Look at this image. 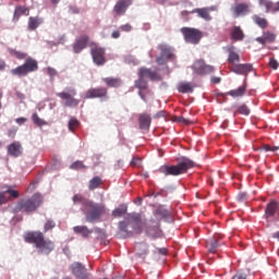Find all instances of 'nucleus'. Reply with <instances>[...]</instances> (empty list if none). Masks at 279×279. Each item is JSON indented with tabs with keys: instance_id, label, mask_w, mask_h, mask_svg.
Returning a JSON list of instances; mask_svg holds the SVG:
<instances>
[{
	"instance_id": "obj_3",
	"label": "nucleus",
	"mask_w": 279,
	"mask_h": 279,
	"mask_svg": "<svg viewBox=\"0 0 279 279\" xmlns=\"http://www.w3.org/2000/svg\"><path fill=\"white\" fill-rule=\"evenodd\" d=\"M81 210L83 215H85V221H87V223H95L100 221L101 217L106 215V205L87 201L84 206L81 207Z\"/></svg>"
},
{
	"instance_id": "obj_48",
	"label": "nucleus",
	"mask_w": 279,
	"mask_h": 279,
	"mask_svg": "<svg viewBox=\"0 0 279 279\" xmlns=\"http://www.w3.org/2000/svg\"><path fill=\"white\" fill-rule=\"evenodd\" d=\"M279 147L278 146H270V145H267V144H264L262 147H260V150L262 151H278Z\"/></svg>"
},
{
	"instance_id": "obj_9",
	"label": "nucleus",
	"mask_w": 279,
	"mask_h": 279,
	"mask_svg": "<svg viewBox=\"0 0 279 279\" xmlns=\"http://www.w3.org/2000/svg\"><path fill=\"white\" fill-rule=\"evenodd\" d=\"M158 49L160 51V56L157 57L156 62L159 64V66H163V64H167L169 60H175V54L173 53V48L167 46V45H159Z\"/></svg>"
},
{
	"instance_id": "obj_31",
	"label": "nucleus",
	"mask_w": 279,
	"mask_h": 279,
	"mask_svg": "<svg viewBox=\"0 0 279 279\" xmlns=\"http://www.w3.org/2000/svg\"><path fill=\"white\" fill-rule=\"evenodd\" d=\"M206 245H207V250L210 254H216L217 250H219V246L221 244L219 243V240L217 238H213L207 241Z\"/></svg>"
},
{
	"instance_id": "obj_50",
	"label": "nucleus",
	"mask_w": 279,
	"mask_h": 279,
	"mask_svg": "<svg viewBox=\"0 0 279 279\" xmlns=\"http://www.w3.org/2000/svg\"><path fill=\"white\" fill-rule=\"evenodd\" d=\"M71 169L78 171V169H86V166L82 161H75L74 163H72Z\"/></svg>"
},
{
	"instance_id": "obj_64",
	"label": "nucleus",
	"mask_w": 279,
	"mask_h": 279,
	"mask_svg": "<svg viewBox=\"0 0 279 279\" xmlns=\"http://www.w3.org/2000/svg\"><path fill=\"white\" fill-rule=\"evenodd\" d=\"M211 82H213L214 84H219V83L221 82V78H219V77H214V78L211 80Z\"/></svg>"
},
{
	"instance_id": "obj_56",
	"label": "nucleus",
	"mask_w": 279,
	"mask_h": 279,
	"mask_svg": "<svg viewBox=\"0 0 279 279\" xmlns=\"http://www.w3.org/2000/svg\"><path fill=\"white\" fill-rule=\"evenodd\" d=\"M165 114H167V112L165 110L158 111L155 116L154 119H160L162 117H165Z\"/></svg>"
},
{
	"instance_id": "obj_35",
	"label": "nucleus",
	"mask_w": 279,
	"mask_h": 279,
	"mask_svg": "<svg viewBox=\"0 0 279 279\" xmlns=\"http://www.w3.org/2000/svg\"><path fill=\"white\" fill-rule=\"evenodd\" d=\"M278 210V203L276 202H270L265 210V216L267 219H269V217H274V215H276V211Z\"/></svg>"
},
{
	"instance_id": "obj_4",
	"label": "nucleus",
	"mask_w": 279,
	"mask_h": 279,
	"mask_svg": "<svg viewBox=\"0 0 279 279\" xmlns=\"http://www.w3.org/2000/svg\"><path fill=\"white\" fill-rule=\"evenodd\" d=\"M195 167V162L191 160L187 157H182L181 161H179L177 165H166L162 166L159 171L160 173H163L165 175H184V173L189 172V169H193Z\"/></svg>"
},
{
	"instance_id": "obj_15",
	"label": "nucleus",
	"mask_w": 279,
	"mask_h": 279,
	"mask_svg": "<svg viewBox=\"0 0 279 279\" xmlns=\"http://www.w3.org/2000/svg\"><path fill=\"white\" fill-rule=\"evenodd\" d=\"M229 69L236 75H247V73H252L254 71V65L251 63H236L235 65H229Z\"/></svg>"
},
{
	"instance_id": "obj_25",
	"label": "nucleus",
	"mask_w": 279,
	"mask_h": 279,
	"mask_svg": "<svg viewBox=\"0 0 279 279\" xmlns=\"http://www.w3.org/2000/svg\"><path fill=\"white\" fill-rule=\"evenodd\" d=\"M256 41L259 43V45H267V43H276V34L267 31L263 33L262 37H257Z\"/></svg>"
},
{
	"instance_id": "obj_29",
	"label": "nucleus",
	"mask_w": 279,
	"mask_h": 279,
	"mask_svg": "<svg viewBox=\"0 0 279 279\" xmlns=\"http://www.w3.org/2000/svg\"><path fill=\"white\" fill-rule=\"evenodd\" d=\"M252 21H253V23H255V25L259 26L260 29H267L269 27V21H267V19H265L258 14H254L252 16Z\"/></svg>"
},
{
	"instance_id": "obj_37",
	"label": "nucleus",
	"mask_w": 279,
	"mask_h": 279,
	"mask_svg": "<svg viewBox=\"0 0 279 279\" xmlns=\"http://www.w3.org/2000/svg\"><path fill=\"white\" fill-rule=\"evenodd\" d=\"M135 250L138 256H147V254H149V246L145 243L137 244Z\"/></svg>"
},
{
	"instance_id": "obj_8",
	"label": "nucleus",
	"mask_w": 279,
	"mask_h": 279,
	"mask_svg": "<svg viewBox=\"0 0 279 279\" xmlns=\"http://www.w3.org/2000/svg\"><path fill=\"white\" fill-rule=\"evenodd\" d=\"M75 95H77V90L75 88H70L69 92H61L57 94V97H60V99H63L64 106L66 108H75L80 106V99L75 98Z\"/></svg>"
},
{
	"instance_id": "obj_54",
	"label": "nucleus",
	"mask_w": 279,
	"mask_h": 279,
	"mask_svg": "<svg viewBox=\"0 0 279 279\" xmlns=\"http://www.w3.org/2000/svg\"><path fill=\"white\" fill-rule=\"evenodd\" d=\"M15 123H17V125H25V123H27V118H17L15 119Z\"/></svg>"
},
{
	"instance_id": "obj_5",
	"label": "nucleus",
	"mask_w": 279,
	"mask_h": 279,
	"mask_svg": "<svg viewBox=\"0 0 279 279\" xmlns=\"http://www.w3.org/2000/svg\"><path fill=\"white\" fill-rule=\"evenodd\" d=\"M34 71H38V61L27 58L24 64L11 70L12 75H27V73H34Z\"/></svg>"
},
{
	"instance_id": "obj_30",
	"label": "nucleus",
	"mask_w": 279,
	"mask_h": 279,
	"mask_svg": "<svg viewBox=\"0 0 279 279\" xmlns=\"http://www.w3.org/2000/svg\"><path fill=\"white\" fill-rule=\"evenodd\" d=\"M228 53L229 56L227 60L229 62V66H234L236 63L241 62V56H239L236 51L229 49Z\"/></svg>"
},
{
	"instance_id": "obj_17",
	"label": "nucleus",
	"mask_w": 279,
	"mask_h": 279,
	"mask_svg": "<svg viewBox=\"0 0 279 279\" xmlns=\"http://www.w3.org/2000/svg\"><path fill=\"white\" fill-rule=\"evenodd\" d=\"M210 12H217V7L194 9L192 11V14H197L199 19H204V21H213V16H210Z\"/></svg>"
},
{
	"instance_id": "obj_28",
	"label": "nucleus",
	"mask_w": 279,
	"mask_h": 279,
	"mask_svg": "<svg viewBox=\"0 0 279 279\" xmlns=\"http://www.w3.org/2000/svg\"><path fill=\"white\" fill-rule=\"evenodd\" d=\"M73 232L74 234H80L83 239H88L93 234V230L86 226H75L73 227Z\"/></svg>"
},
{
	"instance_id": "obj_12",
	"label": "nucleus",
	"mask_w": 279,
	"mask_h": 279,
	"mask_svg": "<svg viewBox=\"0 0 279 279\" xmlns=\"http://www.w3.org/2000/svg\"><path fill=\"white\" fill-rule=\"evenodd\" d=\"M107 98H108L107 87L89 88L84 96V99H107Z\"/></svg>"
},
{
	"instance_id": "obj_44",
	"label": "nucleus",
	"mask_w": 279,
	"mask_h": 279,
	"mask_svg": "<svg viewBox=\"0 0 279 279\" xmlns=\"http://www.w3.org/2000/svg\"><path fill=\"white\" fill-rule=\"evenodd\" d=\"M32 121L33 123H35V125H38V128H43V125L47 124V122L40 119V117H38V113L36 112L32 114Z\"/></svg>"
},
{
	"instance_id": "obj_39",
	"label": "nucleus",
	"mask_w": 279,
	"mask_h": 279,
	"mask_svg": "<svg viewBox=\"0 0 279 279\" xmlns=\"http://www.w3.org/2000/svg\"><path fill=\"white\" fill-rule=\"evenodd\" d=\"M178 90L179 93H183V94L193 93V85H191V83H181L178 86Z\"/></svg>"
},
{
	"instance_id": "obj_19",
	"label": "nucleus",
	"mask_w": 279,
	"mask_h": 279,
	"mask_svg": "<svg viewBox=\"0 0 279 279\" xmlns=\"http://www.w3.org/2000/svg\"><path fill=\"white\" fill-rule=\"evenodd\" d=\"M138 77H142L145 80V77H148L151 82H160V76L158 75V72L151 71V69L147 68H140L138 70Z\"/></svg>"
},
{
	"instance_id": "obj_1",
	"label": "nucleus",
	"mask_w": 279,
	"mask_h": 279,
	"mask_svg": "<svg viewBox=\"0 0 279 279\" xmlns=\"http://www.w3.org/2000/svg\"><path fill=\"white\" fill-rule=\"evenodd\" d=\"M24 241L35 245L38 254L49 256L56 250V244L51 240H46L45 234L40 231H31L24 235Z\"/></svg>"
},
{
	"instance_id": "obj_53",
	"label": "nucleus",
	"mask_w": 279,
	"mask_h": 279,
	"mask_svg": "<svg viewBox=\"0 0 279 279\" xmlns=\"http://www.w3.org/2000/svg\"><path fill=\"white\" fill-rule=\"evenodd\" d=\"M46 72L48 73V75L50 77H56V75H58V71L56 69L51 68V66H48L46 69Z\"/></svg>"
},
{
	"instance_id": "obj_62",
	"label": "nucleus",
	"mask_w": 279,
	"mask_h": 279,
	"mask_svg": "<svg viewBox=\"0 0 279 279\" xmlns=\"http://www.w3.org/2000/svg\"><path fill=\"white\" fill-rule=\"evenodd\" d=\"M138 96L141 97V99H143V101H147V98H145V94H143V89H140Z\"/></svg>"
},
{
	"instance_id": "obj_41",
	"label": "nucleus",
	"mask_w": 279,
	"mask_h": 279,
	"mask_svg": "<svg viewBox=\"0 0 279 279\" xmlns=\"http://www.w3.org/2000/svg\"><path fill=\"white\" fill-rule=\"evenodd\" d=\"M135 88H138V90H147L148 83L145 78L138 77L137 81H135Z\"/></svg>"
},
{
	"instance_id": "obj_20",
	"label": "nucleus",
	"mask_w": 279,
	"mask_h": 279,
	"mask_svg": "<svg viewBox=\"0 0 279 279\" xmlns=\"http://www.w3.org/2000/svg\"><path fill=\"white\" fill-rule=\"evenodd\" d=\"M193 69L195 73H198V75H206L207 73H213L215 71L213 65H206L204 61H196Z\"/></svg>"
},
{
	"instance_id": "obj_46",
	"label": "nucleus",
	"mask_w": 279,
	"mask_h": 279,
	"mask_svg": "<svg viewBox=\"0 0 279 279\" xmlns=\"http://www.w3.org/2000/svg\"><path fill=\"white\" fill-rule=\"evenodd\" d=\"M77 128H80V121L75 118H72L69 121V130L70 132H75V130H77Z\"/></svg>"
},
{
	"instance_id": "obj_63",
	"label": "nucleus",
	"mask_w": 279,
	"mask_h": 279,
	"mask_svg": "<svg viewBox=\"0 0 279 279\" xmlns=\"http://www.w3.org/2000/svg\"><path fill=\"white\" fill-rule=\"evenodd\" d=\"M159 254H161L162 256H167V248H158Z\"/></svg>"
},
{
	"instance_id": "obj_24",
	"label": "nucleus",
	"mask_w": 279,
	"mask_h": 279,
	"mask_svg": "<svg viewBox=\"0 0 279 279\" xmlns=\"http://www.w3.org/2000/svg\"><path fill=\"white\" fill-rule=\"evenodd\" d=\"M22 16H29V8L23 5L15 7L13 14V23H19V20Z\"/></svg>"
},
{
	"instance_id": "obj_45",
	"label": "nucleus",
	"mask_w": 279,
	"mask_h": 279,
	"mask_svg": "<svg viewBox=\"0 0 279 279\" xmlns=\"http://www.w3.org/2000/svg\"><path fill=\"white\" fill-rule=\"evenodd\" d=\"M72 202H73V204H82V206H84V204L86 202H90V201L84 198V196L82 194H76L73 196Z\"/></svg>"
},
{
	"instance_id": "obj_18",
	"label": "nucleus",
	"mask_w": 279,
	"mask_h": 279,
	"mask_svg": "<svg viewBox=\"0 0 279 279\" xmlns=\"http://www.w3.org/2000/svg\"><path fill=\"white\" fill-rule=\"evenodd\" d=\"M229 36L233 43H241L245 40V33L241 26H233L229 29Z\"/></svg>"
},
{
	"instance_id": "obj_61",
	"label": "nucleus",
	"mask_w": 279,
	"mask_h": 279,
	"mask_svg": "<svg viewBox=\"0 0 279 279\" xmlns=\"http://www.w3.org/2000/svg\"><path fill=\"white\" fill-rule=\"evenodd\" d=\"M112 38H120L121 37V33H119V31H114L112 34H111Z\"/></svg>"
},
{
	"instance_id": "obj_51",
	"label": "nucleus",
	"mask_w": 279,
	"mask_h": 279,
	"mask_svg": "<svg viewBox=\"0 0 279 279\" xmlns=\"http://www.w3.org/2000/svg\"><path fill=\"white\" fill-rule=\"evenodd\" d=\"M119 230H120V232H123L124 234H128V222L120 221L119 222Z\"/></svg>"
},
{
	"instance_id": "obj_52",
	"label": "nucleus",
	"mask_w": 279,
	"mask_h": 279,
	"mask_svg": "<svg viewBox=\"0 0 279 279\" xmlns=\"http://www.w3.org/2000/svg\"><path fill=\"white\" fill-rule=\"evenodd\" d=\"M268 65L270 66V69H274V71L278 70V60H276L275 58L270 59Z\"/></svg>"
},
{
	"instance_id": "obj_59",
	"label": "nucleus",
	"mask_w": 279,
	"mask_h": 279,
	"mask_svg": "<svg viewBox=\"0 0 279 279\" xmlns=\"http://www.w3.org/2000/svg\"><path fill=\"white\" fill-rule=\"evenodd\" d=\"M272 12H279V1L276 3L272 2Z\"/></svg>"
},
{
	"instance_id": "obj_43",
	"label": "nucleus",
	"mask_w": 279,
	"mask_h": 279,
	"mask_svg": "<svg viewBox=\"0 0 279 279\" xmlns=\"http://www.w3.org/2000/svg\"><path fill=\"white\" fill-rule=\"evenodd\" d=\"M243 114L244 117H248L250 114V107H247V105L243 104L240 105L236 110H235V114Z\"/></svg>"
},
{
	"instance_id": "obj_47",
	"label": "nucleus",
	"mask_w": 279,
	"mask_h": 279,
	"mask_svg": "<svg viewBox=\"0 0 279 279\" xmlns=\"http://www.w3.org/2000/svg\"><path fill=\"white\" fill-rule=\"evenodd\" d=\"M53 228H56V221L47 220L44 226V232H49V230H53Z\"/></svg>"
},
{
	"instance_id": "obj_22",
	"label": "nucleus",
	"mask_w": 279,
	"mask_h": 279,
	"mask_svg": "<svg viewBox=\"0 0 279 279\" xmlns=\"http://www.w3.org/2000/svg\"><path fill=\"white\" fill-rule=\"evenodd\" d=\"M130 5H132V0H119L113 7V12H116L118 16H123Z\"/></svg>"
},
{
	"instance_id": "obj_38",
	"label": "nucleus",
	"mask_w": 279,
	"mask_h": 279,
	"mask_svg": "<svg viewBox=\"0 0 279 279\" xmlns=\"http://www.w3.org/2000/svg\"><path fill=\"white\" fill-rule=\"evenodd\" d=\"M101 179L99 177H94L88 183V190L95 191V189H99L101 186Z\"/></svg>"
},
{
	"instance_id": "obj_14",
	"label": "nucleus",
	"mask_w": 279,
	"mask_h": 279,
	"mask_svg": "<svg viewBox=\"0 0 279 279\" xmlns=\"http://www.w3.org/2000/svg\"><path fill=\"white\" fill-rule=\"evenodd\" d=\"M73 276H75V278L78 279H88V270L86 269V267L80 263V262H74L71 267H70Z\"/></svg>"
},
{
	"instance_id": "obj_55",
	"label": "nucleus",
	"mask_w": 279,
	"mask_h": 279,
	"mask_svg": "<svg viewBox=\"0 0 279 279\" xmlns=\"http://www.w3.org/2000/svg\"><path fill=\"white\" fill-rule=\"evenodd\" d=\"M121 32H130L132 29V25L124 24L120 26Z\"/></svg>"
},
{
	"instance_id": "obj_16",
	"label": "nucleus",
	"mask_w": 279,
	"mask_h": 279,
	"mask_svg": "<svg viewBox=\"0 0 279 279\" xmlns=\"http://www.w3.org/2000/svg\"><path fill=\"white\" fill-rule=\"evenodd\" d=\"M88 35H82L78 37L72 46L74 53H82V51L88 47Z\"/></svg>"
},
{
	"instance_id": "obj_32",
	"label": "nucleus",
	"mask_w": 279,
	"mask_h": 279,
	"mask_svg": "<svg viewBox=\"0 0 279 279\" xmlns=\"http://www.w3.org/2000/svg\"><path fill=\"white\" fill-rule=\"evenodd\" d=\"M155 217H156V221H162V219H167V217H169V211L167 210V208H165V206H159L155 213H154Z\"/></svg>"
},
{
	"instance_id": "obj_49",
	"label": "nucleus",
	"mask_w": 279,
	"mask_h": 279,
	"mask_svg": "<svg viewBox=\"0 0 279 279\" xmlns=\"http://www.w3.org/2000/svg\"><path fill=\"white\" fill-rule=\"evenodd\" d=\"M232 279H247V272L243 271V270H239L234 274V276L232 277Z\"/></svg>"
},
{
	"instance_id": "obj_21",
	"label": "nucleus",
	"mask_w": 279,
	"mask_h": 279,
	"mask_svg": "<svg viewBox=\"0 0 279 279\" xmlns=\"http://www.w3.org/2000/svg\"><path fill=\"white\" fill-rule=\"evenodd\" d=\"M234 19H239V16H245L250 14V4L247 3H238L232 8Z\"/></svg>"
},
{
	"instance_id": "obj_42",
	"label": "nucleus",
	"mask_w": 279,
	"mask_h": 279,
	"mask_svg": "<svg viewBox=\"0 0 279 279\" xmlns=\"http://www.w3.org/2000/svg\"><path fill=\"white\" fill-rule=\"evenodd\" d=\"M8 51L10 56H14L17 60H25V58H27V53L25 52H21L12 48H9Z\"/></svg>"
},
{
	"instance_id": "obj_57",
	"label": "nucleus",
	"mask_w": 279,
	"mask_h": 279,
	"mask_svg": "<svg viewBox=\"0 0 279 279\" xmlns=\"http://www.w3.org/2000/svg\"><path fill=\"white\" fill-rule=\"evenodd\" d=\"M36 184H38V182H33V183H31V184L28 185V187H27V192H28V193L34 192V190L36 189Z\"/></svg>"
},
{
	"instance_id": "obj_10",
	"label": "nucleus",
	"mask_w": 279,
	"mask_h": 279,
	"mask_svg": "<svg viewBox=\"0 0 279 279\" xmlns=\"http://www.w3.org/2000/svg\"><path fill=\"white\" fill-rule=\"evenodd\" d=\"M90 54L93 58V62L97 66H104V64H106V49L97 45H92Z\"/></svg>"
},
{
	"instance_id": "obj_58",
	"label": "nucleus",
	"mask_w": 279,
	"mask_h": 279,
	"mask_svg": "<svg viewBox=\"0 0 279 279\" xmlns=\"http://www.w3.org/2000/svg\"><path fill=\"white\" fill-rule=\"evenodd\" d=\"M132 167H136V165H141V158H133L131 161Z\"/></svg>"
},
{
	"instance_id": "obj_6",
	"label": "nucleus",
	"mask_w": 279,
	"mask_h": 279,
	"mask_svg": "<svg viewBox=\"0 0 279 279\" xmlns=\"http://www.w3.org/2000/svg\"><path fill=\"white\" fill-rule=\"evenodd\" d=\"M180 32L183 34L185 43H190L191 45H198L204 36L202 31L192 27H182Z\"/></svg>"
},
{
	"instance_id": "obj_40",
	"label": "nucleus",
	"mask_w": 279,
	"mask_h": 279,
	"mask_svg": "<svg viewBox=\"0 0 279 279\" xmlns=\"http://www.w3.org/2000/svg\"><path fill=\"white\" fill-rule=\"evenodd\" d=\"M128 213V205H120L112 211L113 217H123Z\"/></svg>"
},
{
	"instance_id": "obj_34",
	"label": "nucleus",
	"mask_w": 279,
	"mask_h": 279,
	"mask_svg": "<svg viewBox=\"0 0 279 279\" xmlns=\"http://www.w3.org/2000/svg\"><path fill=\"white\" fill-rule=\"evenodd\" d=\"M246 90H247V86L242 85V86L238 87L236 89H232V90L228 92L227 95H230V97H233V98L243 97V95H245Z\"/></svg>"
},
{
	"instance_id": "obj_27",
	"label": "nucleus",
	"mask_w": 279,
	"mask_h": 279,
	"mask_svg": "<svg viewBox=\"0 0 279 279\" xmlns=\"http://www.w3.org/2000/svg\"><path fill=\"white\" fill-rule=\"evenodd\" d=\"M43 25V19L39 16H31L28 17L27 31L28 32H36L37 27Z\"/></svg>"
},
{
	"instance_id": "obj_13",
	"label": "nucleus",
	"mask_w": 279,
	"mask_h": 279,
	"mask_svg": "<svg viewBox=\"0 0 279 279\" xmlns=\"http://www.w3.org/2000/svg\"><path fill=\"white\" fill-rule=\"evenodd\" d=\"M125 219L130 226H133L134 231L137 233L143 232V218H141V214H129Z\"/></svg>"
},
{
	"instance_id": "obj_60",
	"label": "nucleus",
	"mask_w": 279,
	"mask_h": 279,
	"mask_svg": "<svg viewBox=\"0 0 279 279\" xmlns=\"http://www.w3.org/2000/svg\"><path fill=\"white\" fill-rule=\"evenodd\" d=\"M0 71H5V61L0 59Z\"/></svg>"
},
{
	"instance_id": "obj_2",
	"label": "nucleus",
	"mask_w": 279,
	"mask_h": 279,
	"mask_svg": "<svg viewBox=\"0 0 279 279\" xmlns=\"http://www.w3.org/2000/svg\"><path fill=\"white\" fill-rule=\"evenodd\" d=\"M43 202H45V199L43 198V195L40 193H35L32 196L23 197L16 203L14 207V213L34 215V213H36V210H38V208L43 206Z\"/></svg>"
},
{
	"instance_id": "obj_26",
	"label": "nucleus",
	"mask_w": 279,
	"mask_h": 279,
	"mask_svg": "<svg viewBox=\"0 0 279 279\" xmlns=\"http://www.w3.org/2000/svg\"><path fill=\"white\" fill-rule=\"evenodd\" d=\"M138 121L141 130H149V126L151 125V116H149V113H141Z\"/></svg>"
},
{
	"instance_id": "obj_11",
	"label": "nucleus",
	"mask_w": 279,
	"mask_h": 279,
	"mask_svg": "<svg viewBox=\"0 0 279 279\" xmlns=\"http://www.w3.org/2000/svg\"><path fill=\"white\" fill-rule=\"evenodd\" d=\"M147 236H151V239H160L162 236V229H160V222L154 219H150L146 223L145 230Z\"/></svg>"
},
{
	"instance_id": "obj_7",
	"label": "nucleus",
	"mask_w": 279,
	"mask_h": 279,
	"mask_svg": "<svg viewBox=\"0 0 279 279\" xmlns=\"http://www.w3.org/2000/svg\"><path fill=\"white\" fill-rule=\"evenodd\" d=\"M20 197L21 193L16 190H13L12 185L4 184L1 186L0 206L8 204L9 199H19Z\"/></svg>"
},
{
	"instance_id": "obj_36",
	"label": "nucleus",
	"mask_w": 279,
	"mask_h": 279,
	"mask_svg": "<svg viewBox=\"0 0 279 279\" xmlns=\"http://www.w3.org/2000/svg\"><path fill=\"white\" fill-rule=\"evenodd\" d=\"M259 7L265 8L266 14L274 12V1L271 0H258Z\"/></svg>"
},
{
	"instance_id": "obj_23",
	"label": "nucleus",
	"mask_w": 279,
	"mask_h": 279,
	"mask_svg": "<svg viewBox=\"0 0 279 279\" xmlns=\"http://www.w3.org/2000/svg\"><path fill=\"white\" fill-rule=\"evenodd\" d=\"M9 156H13V158H19V156L23 155V146H21L20 142H14L8 147Z\"/></svg>"
},
{
	"instance_id": "obj_33",
	"label": "nucleus",
	"mask_w": 279,
	"mask_h": 279,
	"mask_svg": "<svg viewBox=\"0 0 279 279\" xmlns=\"http://www.w3.org/2000/svg\"><path fill=\"white\" fill-rule=\"evenodd\" d=\"M102 82L109 87V88H119L121 86L122 82L121 78H114V77H105L102 78Z\"/></svg>"
}]
</instances>
